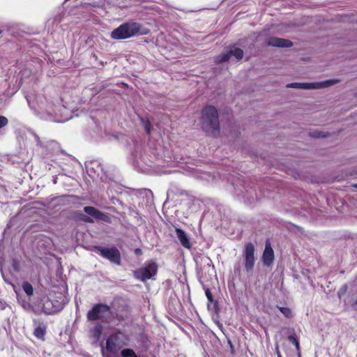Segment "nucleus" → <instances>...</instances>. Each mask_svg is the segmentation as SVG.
I'll return each mask as SVG.
<instances>
[{"instance_id": "11", "label": "nucleus", "mask_w": 357, "mask_h": 357, "mask_svg": "<svg viewBox=\"0 0 357 357\" xmlns=\"http://www.w3.org/2000/svg\"><path fill=\"white\" fill-rule=\"evenodd\" d=\"M274 260V252L268 241L266 242L265 249L262 255V261L265 266H271Z\"/></svg>"}, {"instance_id": "3", "label": "nucleus", "mask_w": 357, "mask_h": 357, "mask_svg": "<svg viewBox=\"0 0 357 357\" xmlns=\"http://www.w3.org/2000/svg\"><path fill=\"white\" fill-rule=\"evenodd\" d=\"M340 82L337 79H331L323 82H292L287 84V88L300 89H319L327 88Z\"/></svg>"}, {"instance_id": "8", "label": "nucleus", "mask_w": 357, "mask_h": 357, "mask_svg": "<svg viewBox=\"0 0 357 357\" xmlns=\"http://www.w3.org/2000/svg\"><path fill=\"white\" fill-rule=\"evenodd\" d=\"M110 312V308L105 304H96L88 312L86 317L89 321L103 319L107 313Z\"/></svg>"}, {"instance_id": "19", "label": "nucleus", "mask_w": 357, "mask_h": 357, "mask_svg": "<svg viewBox=\"0 0 357 357\" xmlns=\"http://www.w3.org/2000/svg\"><path fill=\"white\" fill-rule=\"evenodd\" d=\"M122 357H137L135 351L131 349H125L121 351Z\"/></svg>"}, {"instance_id": "27", "label": "nucleus", "mask_w": 357, "mask_h": 357, "mask_svg": "<svg viewBox=\"0 0 357 357\" xmlns=\"http://www.w3.org/2000/svg\"><path fill=\"white\" fill-rule=\"evenodd\" d=\"M135 252L137 255H140V254H142V250H141V249H139V248H137V249H135Z\"/></svg>"}, {"instance_id": "17", "label": "nucleus", "mask_w": 357, "mask_h": 357, "mask_svg": "<svg viewBox=\"0 0 357 357\" xmlns=\"http://www.w3.org/2000/svg\"><path fill=\"white\" fill-rule=\"evenodd\" d=\"M102 332V326L100 324H97L93 329V336L98 340Z\"/></svg>"}, {"instance_id": "16", "label": "nucleus", "mask_w": 357, "mask_h": 357, "mask_svg": "<svg viewBox=\"0 0 357 357\" xmlns=\"http://www.w3.org/2000/svg\"><path fill=\"white\" fill-rule=\"evenodd\" d=\"M33 334L36 337L43 339L45 335V328L40 326H37L34 330Z\"/></svg>"}, {"instance_id": "23", "label": "nucleus", "mask_w": 357, "mask_h": 357, "mask_svg": "<svg viewBox=\"0 0 357 357\" xmlns=\"http://www.w3.org/2000/svg\"><path fill=\"white\" fill-rule=\"evenodd\" d=\"M8 124V119L3 116H0V128L4 127Z\"/></svg>"}, {"instance_id": "25", "label": "nucleus", "mask_w": 357, "mask_h": 357, "mask_svg": "<svg viewBox=\"0 0 357 357\" xmlns=\"http://www.w3.org/2000/svg\"><path fill=\"white\" fill-rule=\"evenodd\" d=\"M151 126L149 122L146 121L144 123V128L147 134H149L151 132Z\"/></svg>"}, {"instance_id": "13", "label": "nucleus", "mask_w": 357, "mask_h": 357, "mask_svg": "<svg viewBox=\"0 0 357 357\" xmlns=\"http://www.w3.org/2000/svg\"><path fill=\"white\" fill-rule=\"evenodd\" d=\"M176 234L181 244L187 249H190L192 245L187 234L181 229H176Z\"/></svg>"}, {"instance_id": "32", "label": "nucleus", "mask_w": 357, "mask_h": 357, "mask_svg": "<svg viewBox=\"0 0 357 357\" xmlns=\"http://www.w3.org/2000/svg\"><path fill=\"white\" fill-rule=\"evenodd\" d=\"M279 357H281V356H280V355H279Z\"/></svg>"}, {"instance_id": "18", "label": "nucleus", "mask_w": 357, "mask_h": 357, "mask_svg": "<svg viewBox=\"0 0 357 357\" xmlns=\"http://www.w3.org/2000/svg\"><path fill=\"white\" fill-rule=\"evenodd\" d=\"M22 289L24 291V292L28 295V296H31L33 293V287L32 285L28 282H24L23 284H22Z\"/></svg>"}, {"instance_id": "2", "label": "nucleus", "mask_w": 357, "mask_h": 357, "mask_svg": "<svg viewBox=\"0 0 357 357\" xmlns=\"http://www.w3.org/2000/svg\"><path fill=\"white\" fill-rule=\"evenodd\" d=\"M201 124L202 129L209 135H215L218 132V113L215 107L208 105L202 109Z\"/></svg>"}, {"instance_id": "22", "label": "nucleus", "mask_w": 357, "mask_h": 357, "mask_svg": "<svg viewBox=\"0 0 357 357\" xmlns=\"http://www.w3.org/2000/svg\"><path fill=\"white\" fill-rule=\"evenodd\" d=\"M288 340L295 345L297 351L300 350L299 341L295 335H289Z\"/></svg>"}, {"instance_id": "10", "label": "nucleus", "mask_w": 357, "mask_h": 357, "mask_svg": "<svg viewBox=\"0 0 357 357\" xmlns=\"http://www.w3.org/2000/svg\"><path fill=\"white\" fill-rule=\"evenodd\" d=\"M84 211L88 215L93 216L96 220H102L106 222H110V218L107 214L98 211L93 206H85Z\"/></svg>"}, {"instance_id": "30", "label": "nucleus", "mask_w": 357, "mask_h": 357, "mask_svg": "<svg viewBox=\"0 0 357 357\" xmlns=\"http://www.w3.org/2000/svg\"><path fill=\"white\" fill-rule=\"evenodd\" d=\"M354 186L357 188V184H356Z\"/></svg>"}, {"instance_id": "20", "label": "nucleus", "mask_w": 357, "mask_h": 357, "mask_svg": "<svg viewBox=\"0 0 357 357\" xmlns=\"http://www.w3.org/2000/svg\"><path fill=\"white\" fill-rule=\"evenodd\" d=\"M310 135V136L314 138H324L326 137L328 135L327 133H324L317 130L311 132Z\"/></svg>"}, {"instance_id": "28", "label": "nucleus", "mask_w": 357, "mask_h": 357, "mask_svg": "<svg viewBox=\"0 0 357 357\" xmlns=\"http://www.w3.org/2000/svg\"><path fill=\"white\" fill-rule=\"evenodd\" d=\"M84 220H85V221H86V222H90V223H91V222H93V220H92L91 218H86L84 219Z\"/></svg>"}, {"instance_id": "9", "label": "nucleus", "mask_w": 357, "mask_h": 357, "mask_svg": "<svg viewBox=\"0 0 357 357\" xmlns=\"http://www.w3.org/2000/svg\"><path fill=\"white\" fill-rule=\"evenodd\" d=\"M231 56H234L236 59L240 60L243 56V51L236 47H232L229 50L222 52L220 56L215 58V63H220L227 61Z\"/></svg>"}, {"instance_id": "14", "label": "nucleus", "mask_w": 357, "mask_h": 357, "mask_svg": "<svg viewBox=\"0 0 357 357\" xmlns=\"http://www.w3.org/2000/svg\"><path fill=\"white\" fill-rule=\"evenodd\" d=\"M205 294H206V296L209 303L208 304V307L209 309H212L215 312H218V303L215 301L213 300L212 293L211 292V291L208 289H207L205 291Z\"/></svg>"}, {"instance_id": "29", "label": "nucleus", "mask_w": 357, "mask_h": 357, "mask_svg": "<svg viewBox=\"0 0 357 357\" xmlns=\"http://www.w3.org/2000/svg\"><path fill=\"white\" fill-rule=\"evenodd\" d=\"M205 260L207 261V264H208V265H210V264H211V261L210 260V259H209V258H208V257H206Z\"/></svg>"}, {"instance_id": "4", "label": "nucleus", "mask_w": 357, "mask_h": 357, "mask_svg": "<svg viewBox=\"0 0 357 357\" xmlns=\"http://www.w3.org/2000/svg\"><path fill=\"white\" fill-rule=\"evenodd\" d=\"M157 264L151 261L146 264L144 267L140 268L134 271V276L136 279L145 282L152 278L157 273Z\"/></svg>"}, {"instance_id": "15", "label": "nucleus", "mask_w": 357, "mask_h": 357, "mask_svg": "<svg viewBox=\"0 0 357 357\" xmlns=\"http://www.w3.org/2000/svg\"><path fill=\"white\" fill-rule=\"evenodd\" d=\"M43 311L47 314H52L56 311L52 307V301L48 298H45V301H44Z\"/></svg>"}, {"instance_id": "6", "label": "nucleus", "mask_w": 357, "mask_h": 357, "mask_svg": "<svg viewBox=\"0 0 357 357\" xmlns=\"http://www.w3.org/2000/svg\"><path fill=\"white\" fill-rule=\"evenodd\" d=\"M94 251L111 262L116 265L121 264V254L117 248L114 247L107 248L97 246L94 248Z\"/></svg>"}, {"instance_id": "12", "label": "nucleus", "mask_w": 357, "mask_h": 357, "mask_svg": "<svg viewBox=\"0 0 357 357\" xmlns=\"http://www.w3.org/2000/svg\"><path fill=\"white\" fill-rule=\"evenodd\" d=\"M267 45L278 47H289L292 46V43L286 39L270 38L267 41Z\"/></svg>"}, {"instance_id": "7", "label": "nucleus", "mask_w": 357, "mask_h": 357, "mask_svg": "<svg viewBox=\"0 0 357 357\" xmlns=\"http://www.w3.org/2000/svg\"><path fill=\"white\" fill-rule=\"evenodd\" d=\"M255 248L252 243H245L243 250V256L245 269L248 273H250L253 270L255 264Z\"/></svg>"}, {"instance_id": "24", "label": "nucleus", "mask_w": 357, "mask_h": 357, "mask_svg": "<svg viewBox=\"0 0 357 357\" xmlns=\"http://www.w3.org/2000/svg\"><path fill=\"white\" fill-rule=\"evenodd\" d=\"M12 266H13V269L15 271H19V270H20V265H19V263H18L17 261L13 260V264H12Z\"/></svg>"}, {"instance_id": "31", "label": "nucleus", "mask_w": 357, "mask_h": 357, "mask_svg": "<svg viewBox=\"0 0 357 357\" xmlns=\"http://www.w3.org/2000/svg\"><path fill=\"white\" fill-rule=\"evenodd\" d=\"M356 304H357V300L356 301Z\"/></svg>"}, {"instance_id": "26", "label": "nucleus", "mask_w": 357, "mask_h": 357, "mask_svg": "<svg viewBox=\"0 0 357 357\" xmlns=\"http://www.w3.org/2000/svg\"><path fill=\"white\" fill-rule=\"evenodd\" d=\"M6 305V303L4 301L0 300V310H4Z\"/></svg>"}, {"instance_id": "21", "label": "nucleus", "mask_w": 357, "mask_h": 357, "mask_svg": "<svg viewBox=\"0 0 357 357\" xmlns=\"http://www.w3.org/2000/svg\"><path fill=\"white\" fill-rule=\"evenodd\" d=\"M279 310L280 312L287 318L291 317L292 313L291 310L289 307H280Z\"/></svg>"}, {"instance_id": "1", "label": "nucleus", "mask_w": 357, "mask_h": 357, "mask_svg": "<svg viewBox=\"0 0 357 357\" xmlns=\"http://www.w3.org/2000/svg\"><path fill=\"white\" fill-rule=\"evenodd\" d=\"M149 29L143 28L137 22H129L120 25L111 33V38L114 40H123L133 37L137 35H146Z\"/></svg>"}, {"instance_id": "5", "label": "nucleus", "mask_w": 357, "mask_h": 357, "mask_svg": "<svg viewBox=\"0 0 357 357\" xmlns=\"http://www.w3.org/2000/svg\"><path fill=\"white\" fill-rule=\"evenodd\" d=\"M125 340L126 335L121 332L111 335L106 342L107 351L109 353H115L126 344Z\"/></svg>"}]
</instances>
